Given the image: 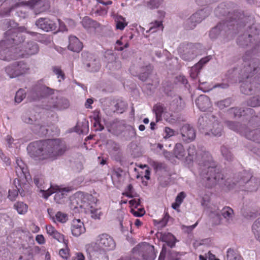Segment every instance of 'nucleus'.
Masks as SVG:
<instances>
[{
  "label": "nucleus",
  "instance_id": "obj_1",
  "mask_svg": "<svg viewBox=\"0 0 260 260\" xmlns=\"http://www.w3.org/2000/svg\"><path fill=\"white\" fill-rule=\"evenodd\" d=\"M37 156H43L51 160L57 159L66 151V146L59 139L48 140L44 142H36L29 146Z\"/></svg>",
  "mask_w": 260,
  "mask_h": 260
},
{
  "label": "nucleus",
  "instance_id": "obj_2",
  "mask_svg": "<svg viewBox=\"0 0 260 260\" xmlns=\"http://www.w3.org/2000/svg\"><path fill=\"white\" fill-rule=\"evenodd\" d=\"M243 63L241 68H235L229 71V75L238 76L241 80L243 79H249L255 77L260 70V60L253 57L250 51H246L242 56Z\"/></svg>",
  "mask_w": 260,
  "mask_h": 260
},
{
  "label": "nucleus",
  "instance_id": "obj_3",
  "mask_svg": "<svg viewBox=\"0 0 260 260\" xmlns=\"http://www.w3.org/2000/svg\"><path fill=\"white\" fill-rule=\"evenodd\" d=\"M200 175L206 187L212 188L218 185L231 189V179L225 180L221 169L216 165L201 169Z\"/></svg>",
  "mask_w": 260,
  "mask_h": 260
},
{
  "label": "nucleus",
  "instance_id": "obj_4",
  "mask_svg": "<svg viewBox=\"0 0 260 260\" xmlns=\"http://www.w3.org/2000/svg\"><path fill=\"white\" fill-rule=\"evenodd\" d=\"M260 185L259 180L254 177L251 173L243 171L234 175L232 180L231 189L236 187L242 188L248 191H256Z\"/></svg>",
  "mask_w": 260,
  "mask_h": 260
},
{
  "label": "nucleus",
  "instance_id": "obj_5",
  "mask_svg": "<svg viewBox=\"0 0 260 260\" xmlns=\"http://www.w3.org/2000/svg\"><path fill=\"white\" fill-rule=\"evenodd\" d=\"M202 46L200 43H183L178 48L179 55L181 59L190 61L201 54Z\"/></svg>",
  "mask_w": 260,
  "mask_h": 260
},
{
  "label": "nucleus",
  "instance_id": "obj_6",
  "mask_svg": "<svg viewBox=\"0 0 260 260\" xmlns=\"http://www.w3.org/2000/svg\"><path fill=\"white\" fill-rule=\"evenodd\" d=\"M231 78H233L234 81H239L242 84L240 86L241 92L245 94H252L260 90V83L257 79V76L249 79H243L240 80V78L234 75H230Z\"/></svg>",
  "mask_w": 260,
  "mask_h": 260
},
{
  "label": "nucleus",
  "instance_id": "obj_7",
  "mask_svg": "<svg viewBox=\"0 0 260 260\" xmlns=\"http://www.w3.org/2000/svg\"><path fill=\"white\" fill-rule=\"evenodd\" d=\"M54 89L38 82L32 87L27 99L29 102L39 101L50 95H52Z\"/></svg>",
  "mask_w": 260,
  "mask_h": 260
},
{
  "label": "nucleus",
  "instance_id": "obj_8",
  "mask_svg": "<svg viewBox=\"0 0 260 260\" xmlns=\"http://www.w3.org/2000/svg\"><path fill=\"white\" fill-rule=\"evenodd\" d=\"M25 39V36L15 29H8L5 33L4 40L0 41V47L4 45L13 46H18Z\"/></svg>",
  "mask_w": 260,
  "mask_h": 260
},
{
  "label": "nucleus",
  "instance_id": "obj_9",
  "mask_svg": "<svg viewBox=\"0 0 260 260\" xmlns=\"http://www.w3.org/2000/svg\"><path fill=\"white\" fill-rule=\"evenodd\" d=\"M70 106L68 99L61 96L52 95L48 98L47 102L43 105L44 108L47 110H62L67 109Z\"/></svg>",
  "mask_w": 260,
  "mask_h": 260
},
{
  "label": "nucleus",
  "instance_id": "obj_10",
  "mask_svg": "<svg viewBox=\"0 0 260 260\" xmlns=\"http://www.w3.org/2000/svg\"><path fill=\"white\" fill-rule=\"evenodd\" d=\"M132 252L134 254L138 253L143 260H154L156 257L154 246L146 242L137 245Z\"/></svg>",
  "mask_w": 260,
  "mask_h": 260
},
{
  "label": "nucleus",
  "instance_id": "obj_11",
  "mask_svg": "<svg viewBox=\"0 0 260 260\" xmlns=\"http://www.w3.org/2000/svg\"><path fill=\"white\" fill-rule=\"evenodd\" d=\"M260 32V29L255 25L249 27L248 29L243 34L240 35L237 40L238 45L244 47L252 43V40H255V37Z\"/></svg>",
  "mask_w": 260,
  "mask_h": 260
},
{
  "label": "nucleus",
  "instance_id": "obj_12",
  "mask_svg": "<svg viewBox=\"0 0 260 260\" xmlns=\"http://www.w3.org/2000/svg\"><path fill=\"white\" fill-rule=\"evenodd\" d=\"M29 69L27 64L23 61L14 62L5 68V71L12 78L26 74Z\"/></svg>",
  "mask_w": 260,
  "mask_h": 260
},
{
  "label": "nucleus",
  "instance_id": "obj_13",
  "mask_svg": "<svg viewBox=\"0 0 260 260\" xmlns=\"http://www.w3.org/2000/svg\"><path fill=\"white\" fill-rule=\"evenodd\" d=\"M195 161L200 166V171L204 168L216 165L210 153L203 149H200L198 151V155L196 157Z\"/></svg>",
  "mask_w": 260,
  "mask_h": 260
},
{
  "label": "nucleus",
  "instance_id": "obj_14",
  "mask_svg": "<svg viewBox=\"0 0 260 260\" xmlns=\"http://www.w3.org/2000/svg\"><path fill=\"white\" fill-rule=\"evenodd\" d=\"M9 45L0 47V59L10 61L21 57L20 53L17 52V48Z\"/></svg>",
  "mask_w": 260,
  "mask_h": 260
},
{
  "label": "nucleus",
  "instance_id": "obj_15",
  "mask_svg": "<svg viewBox=\"0 0 260 260\" xmlns=\"http://www.w3.org/2000/svg\"><path fill=\"white\" fill-rule=\"evenodd\" d=\"M22 120L26 124H30L33 126L32 128L36 133H41L45 134L44 131L45 130L44 125L41 123L40 120L37 117V115L32 114H26L22 116Z\"/></svg>",
  "mask_w": 260,
  "mask_h": 260
},
{
  "label": "nucleus",
  "instance_id": "obj_16",
  "mask_svg": "<svg viewBox=\"0 0 260 260\" xmlns=\"http://www.w3.org/2000/svg\"><path fill=\"white\" fill-rule=\"evenodd\" d=\"M82 57L87 71L90 72H96L99 71L101 68L100 61L91 54L84 52L82 53Z\"/></svg>",
  "mask_w": 260,
  "mask_h": 260
},
{
  "label": "nucleus",
  "instance_id": "obj_17",
  "mask_svg": "<svg viewBox=\"0 0 260 260\" xmlns=\"http://www.w3.org/2000/svg\"><path fill=\"white\" fill-rule=\"evenodd\" d=\"M216 116L213 114H209L199 118L198 127L201 133H205V135H210L208 130L210 127L211 123L215 120Z\"/></svg>",
  "mask_w": 260,
  "mask_h": 260
},
{
  "label": "nucleus",
  "instance_id": "obj_18",
  "mask_svg": "<svg viewBox=\"0 0 260 260\" xmlns=\"http://www.w3.org/2000/svg\"><path fill=\"white\" fill-rule=\"evenodd\" d=\"M39 50L38 44L34 41H29L23 45L19 50L21 57H26L37 54Z\"/></svg>",
  "mask_w": 260,
  "mask_h": 260
},
{
  "label": "nucleus",
  "instance_id": "obj_19",
  "mask_svg": "<svg viewBox=\"0 0 260 260\" xmlns=\"http://www.w3.org/2000/svg\"><path fill=\"white\" fill-rule=\"evenodd\" d=\"M35 24L38 28L45 32L55 30L57 28L56 23L48 18H40L36 20Z\"/></svg>",
  "mask_w": 260,
  "mask_h": 260
},
{
  "label": "nucleus",
  "instance_id": "obj_20",
  "mask_svg": "<svg viewBox=\"0 0 260 260\" xmlns=\"http://www.w3.org/2000/svg\"><path fill=\"white\" fill-rule=\"evenodd\" d=\"M205 18V11L201 10L192 15L185 22V28L186 29H193L198 23H200Z\"/></svg>",
  "mask_w": 260,
  "mask_h": 260
},
{
  "label": "nucleus",
  "instance_id": "obj_21",
  "mask_svg": "<svg viewBox=\"0 0 260 260\" xmlns=\"http://www.w3.org/2000/svg\"><path fill=\"white\" fill-rule=\"evenodd\" d=\"M98 240L99 246L105 250H111L115 248L116 244L113 238L107 234L100 235Z\"/></svg>",
  "mask_w": 260,
  "mask_h": 260
},
{
  "label": "nucleus",
  "instance_id": "obj_22",
  "mask_svg": "<svg viewBox=\"0 0 260 260\" xmlns=\"http://www.w3.org/2000/svg\"><path fill=\"white\" fill-rule=\"evenodd\" d=\"M14 226V221L9 215L7 214H0V232L2 234H7Z\"/></svg>",
  "mask_w": 260,
  "mask_h": 260
},
{
  "label": "nucleus",
  "instance_id": "obj_23",
  "mask_svg": "<svg viewBox=\"0 0 260 260\" xmlns=\"http://www.w3.org/2000/svg\"><path fill=\"white\" fill-rule=\"evenodd\" d=\"M229 113L233 118H237L243 116L250 115V117L254 116V110L251 108H242L239 107H233L229 109Z\"/></svg>",
  "mask_w": 260,
  "mask_h": 260
},
{
  "label": "nucleus",
  "instance_id": "obj_24",
  "mask_svg": "<svg viewBox=\"0 0 260 260\" xmlns=\"http://www.w3.org/2000/svg\"><path fill=\"white\" fill-rule=\"evenodd\" d=\"M180 132L183 141L186 143L193 141L196 138L194 128L188 124L183 125L180 128Z\"/></svg>",
  "mask_w": 260,
  "mask_h": 260
},
{
  "label": "nucleus",
  "instance_id": "obj_25",
  "mask_svg": "<svg viewBox=\"0 0 260 260\" xmlns=\"http://www.w3.org/2000/svg\"><path fill=\"white\" fill-rule=\"evenodd\" d=\"M104 58V61L107 62L106 67L109 70L120 68V62L117 60V57L115 53L107 51L105 54Z\"/></svg>",
  "mask_w": 260,
  "mask_h": 260
},
{
  "label": "nucleus",
  "instance_id": "obj_26",
  "mask_svg": "<svg viewBox=\"0 0 260 260\" xmlns=\"http://www.w3.org/2000/svg\"><path fill=\"white\" fill-rule=\"evenodd\" d=\"M16 173L17 176L20 178H24L26 180H30L31 179L30 174L27 172V169L25 165L21 159L18 158L16 159Z\"/></svg>",
  "mask_w": 260,
  "mask_h": 260
},
{
  "label": "nucleus",
  "instance_id": "obj_27",
  "mask_svg": "<svg viewBox=\"0 0 260 260\" xmlns=\"http://www.w3.org/2000/svg\"><path fill=\"white\" fill-rule=\"evenodd\" d=\"M244 17V14L241 11L237 10L233 12H229L226 20V22L229 21V23H227L226 25V26L235 25V23L237 25H238V21L243 19Z\"/></svg>",
  "mask_w": 260,
  "mask_h": 260
},
{
  "label": "nucleus",
  "instance_id": "obj_28",
  "mask_svg": "<svg viewBox=\"0 0 260 260\" xmlns=\"http://www.w3.org/2000/svg\"><path fill=\"white\" fill-rule=\"evenodd\" d=\"M195 103L201 111H206L211 107L209 98L204 94L200 95L196 100Z\"/></svg>",
  "mask_w": 260,
  "mask_h": 260
},
{
  "label": "nucleus",
  "instance_id": "obj_29",
  "mask_svg": "<svg viewBox=\"0 0 260 260\" xmlns=\"http://www.w3.org/2000/svg\"><path fill=\"white\" fill-rule=\"evenodd\" d=\"M157 238L161 241L165 242L167 245L172 248L175 245L176 238L171 233H163L162 232H157L156 234Z\"/></svg>",
  "mask_w": 260,
  "mask_h": 260
},
{
  "label": "nucleus",
  "instance_id": "obj_30",
  "mask_svg": "<svg viewBox=\"0 0 260 260\" xmlns=\"http://www.w3.org/2000/svg\"><path fill=\"white\" fill-rule=\"evenodd\" d=\"M29 180H26L24 178L17 179H15L14 183L16 184V181L18 183V186L16 185V188H18L19 193L21 197H24L26 192H28L30 188Z\"/></svg>",
  "mask_w": 260,
  "mask_h": 260
},
{
  "label": "nucleus",
  "instance_id": "obj_31",
  "mask_svg": "<svg viewBox=\"0 0 260 260\" xmlns=\"http://www.w3.org/2000/svg\"><path fill=\"white\" fill-rule=\"evenodd\" d=\"M125 123L123 121H115L111 123L108 131L116 136L121 135Z\"/></svg>",
  "mask_w": 260,
  "mask_h": 260
},
{
  "label": "nucleus",
  "instance_id": "obj_32",
  "mask_svg": "<svg viewBox=\"0 0 260 260\" xmlns=\"http://www.w3.org/2000/svg\"><path fill=\"white\" fill-rule=\"evenodd\" d=\"M153 70V67L149 64L146 66H143L141 68V72L139 74H135L132 73V74L134 76H138V78L142 82L146 81L149 76L152 74Z\"/></svg>",
  "mask_w": 260,
  "mask_h": 260
},
{
  "label": "nucleus",
  "instance_id": "obj_33",
  "mask_svg": "<svg viewBox=\"0 0 260 260\" xmlns=\"http://www.w3.org/2000/svg\"><path fill=\"white\" fill-rule=\"evenodd\" d=\"M71 231L73 235L78 237L85 232V228L80 219H75L73 221Z\"/></svg>",
  "mask_w": 260,
  "mask_h": 260
},
{
  "label": "nucleus",
  "instance_id": "obj_34",
  "mask_svg": "<svg viewBox=\"0 0 260 260\" xmlns=\"http://www.w3.org/2000/svg\"><path fill=\"white\" fill-rule=\"evenodd\" d=\"M68 49L72 51L79 52L83 47L82 43L75 36H70L69 38Z\"/></svg>",
  "mask_w": 260,
  "mask_h": 260
},
{
  "label": "nucleus",
  "instance_id": "obj_35",
  "mask_svg": "<svg viewBox=\"0 0 260 260\" xmlns=\"http://www.w3.org/2000/svg\"><path fill=\"white\" fill-rule=\"evenodd\" d=\"M209 132H211L212 135L216 137H220L223 132L222 125L218 122L216 118L215 120L212 122V126L209 128Z\"/></svg>",
  "mask_w": 260,
  "mask_h": 260
},
{
  "label": "nucleus",
  "instance_id": "obj_36",
  "mask_svg": "<svg viewBox=\"0 0 260 260\" xmlns=\"http://www.w3.org/2000/svg\"><path fill=\"white\" fill-rule=\"evenodd\" d=\"M215 214L218 218H219L221 214L227 221L230 222L233 219L234 211L230 207H225L220 211L216 212Z\"/></svg>",
  "mask_w": 260,
  "mask_h": 260
},
{
  "label": "nucleus",
  "instance_id": "obj_37",
  "mask_svg": "<svg viewBox=\"0 0 260 260\" xmlns=\"http://www.w3.org/2000/svg\"><path fill=\"white\" fill-rule=\"evenodd\" d=\"M122 134L126 140H130L136 136V132L133 126L125 124Z\"/></svg>",
  "mask_w": 260,
  "mask_h": 260
},
{
  "label": "nucleus",
  "instance_id": "obj_38",
  "mask_svg": "<svg viewBox=\"0 0 260 260\" xmlns=\"http://www.w3.org/2000/svg\"><path fill=\"white\" fill-rule=\"evenodd\" d=\"M81 23L83 26L86 29L93 28L95 29L100 26V24L98 22L87 16L83 18Z\"/></svg>",
  "mask_w": 260,
  "mask_h": 260
},
{
  "label": "nucleus",
  "instance_id": "obj_39",
  "mask_svg": "<svg viewBox=\"0 0 260 260\" xmlns=\"http://www.w3.org/2000/svg\"><path fill=\"white\" fill-rule=\"evenodd\" d=\"M200 150H197L196 147L193 145H190L187 149L188 156L186 157V161L187 164H190L195 160L196 157L198 155V151Z\"/></svg>",
  "mask_w": 260,
  "mask_h": 260
},
{
  "label": "nucleus",
  "instance_id": "obj_40",
  "mask_svg": "<svg viewBox=\"0 0 260 260\" xmlns=\"http://www.w3.org/2000/svg\"><path fill=\"white\" fill-rule=\"evenodd\" d=\"M173 154L178 159H182L185 155V151L181 143H177L173 150Z\"/></svg>",
  "mask_w": 260,
  "mask_h": 260
},
{
  "label": "nucleus",
  "instance_id": "obj_41",
  "mask_svg": "<svg viewBox=\"0 0 260 260\" xmlns=\"http://www.w3.org/2000/svg\"><path fill=\"white\" fill-rule=\"evenodd\" d=\"M246 137L248 139L260 143V129H253L247 133Z\"/></svg>",
  "mask_w": 260,
  "mask_h": 260
},
{
  "label": "nucleus",
  "instance_id": "obj_42",
  "mask_svg": "<svg viewBox=\"0 0 260 260\" xmlns=\"http://www.w3.org/2000/svg\"><path fill=\"white\" fill-rule=\"evenodd\" d=\"M165 109L162 104L160 103H157L153 106V111L155 114L156 122L161 120V116Z\"/></svg>",
  "mask_w": 260,
  "mask_h": 260
},
{
  "label": "nucleus",
  "instance_id": "obj_43",
  "mask_svg": "<svg viewBox=\"0 0 260 260\" xmlns=\"http://www.w3.org/2000/svg\"><path fill=\"white\" fill-rule=\"evenodd\" d=\"M225 23H218L216 26L212 28L210 30L209 36L212 39H216L220 34L221 30L222 29Z\"/></svg>",
  "mask_w": 260,
  "mask_h": 260
},
{
  "label": "nucleus",
  "instance_id": "obj_44",
  "mask_svg": "<svg viewBox=\"0 0 260 260\" xmlns=\"http://www.w3.org/2000/svg\"><path fill=\"white\" fill-rule=\"evenodd\" d=\"M233 102V99L231 98L217 101L215 103V105L220 110L229 107Z\"/></svg>",
  "mask_w": 260,
  "mask_h": 260
},
{
  "label": "nucleus",
  "instance_id": "obj_45",
  "mask_svg": "<svg viewBox=\"0 0 260 260\" xmlns=\"http://www.w3.org/2000/svg\"><path fill=\"white\" fill-rule=\"evenodd\" d=\"M34 182L35 185L38 187L41 188L40 191L44 192L45 190L42 189L43 188V184L44 182V176L41 173L36 174L34 177Z\"/></svg>",
  "mask_w": 260,
  "mask_h": 260
},
{
  "label": "nucleus",
  "instance_id": "obj_46",
  "mask_svg": "<svg viewBox=\"0 0 260 260\" xmlns=\"http://www.w3.org/2000/svg\"><path fill=\"white\" fill-rule=\"evenodd\" d=\"M220 151L222 156L228 161H233L234 159V155L231 151L225 146L221 147Z\"/></svg>",
  "mask_w": 260,
  "mask_h": 260
},
{
  "label": "nucleus",
  "instance_id": "obj_47",
  "mask_svg": "<svg viewBox=\"0 0 260 260\" xmlns=\"http://www.w3.org/2000/svg\"><path fill=\"white\" fill-rule=\"evenodd\" d=\"M14 207L19 214H25L27 212L28 208L27 205L21 202H18L15 203Z\"/></svg>",
  "mask_w": 260,
  "mask_h": 260
},
{
  "label": "nucleus",
  "instance_id": "obj_48",
  "mask_svg": "<svg viewBox=\"0 0 260 260\" xmlns=\"http://www.w3.org/2000/svg\"><path fill=\"white\" fill-rule=\"evenodd\" d=\"M247 105L253 107L260 106V94L250 98L247 101Z\"/></svg>",
  "mask_w": 260,
  "mask_h": 260
},
{
  "label": "nucleus",
  "instance_id": "obj_49",
  "mask_svg": "<svg viewBox=\"0 0 260 260\" xmlns=\"http://www.w3.org/2000/svg\"><path fill=\"white\" fill-rule=\"evenodd\" d=\"M252 230L255 237L260 241V218H258L254 221Z\"/></svg>",
  "mask_w": 260,
  "mask_h": 260
},
{
  "label": "nucleus",
  "instance_id": "obj_50",
  "mask_svg": "<svg viewBox=\"0 0 260 260\" xmlns=\"http://www.w3.org/2000/svg\"><path fill=\"white\" fill-rule=\"evenodd\" d=\"M18 260H34L31 250L26 248L25 251L19 256Z\"/></svg>",
  "mask_w": 260,
  "mask_h": 260
},
{
  "label": "nucleus",
  "instance_id": "obj_51",
  "mask_svg": "<svg viewBox=\"0 0 260 260\" xmlns=\"http://www.w3.org/2000/svg\"><path fill=\"white\" fill-rule=\"evenodd\" d=\"M162 3V0H150L147 2L146 6L151 10L157 9Z\"/></svg>",
  "mask_w": 260,
  "mask_h": 260
},
{
  "label": "nucleus",
  "instance_id": "obj_52",
  "mask_svg": "<svg viewBox=\"0 0 260 260\" xmlns=\"http://www.w3.org/2000/svg\"><path fill=\"white\" fill-rule=\"evenodd\" d=\"M27 3L31 9H41L44 6L43 0H30Z\"/></svg>",
  "mask_w": 260,
  "mask_h": 260
},
{
  "label": "nucleus",
  "instance_id": "obj_53",
  "mask_svg": "<svg viewBox=\"0 0 260 260\" xmlns=\"http://www.w3.org/2000/svg\"><path fill=\"white\" fill-rule=\"evenodd\" d=\"M88 121H84L82 123L78 122L76 126L77 128L76 132L79 134H83L86 132V129L88 128Z\"/></svg>",
  "mask_w": 260,
  "mask_h": 260
},
{
  "label": "nucleus",
  "instance_id": "obj_54",
  "mask_svg": "<svg viewBox=\"0 0 260 260\" xmlns=\"http://www.w3.org/2000/svg\"><path fill=\"white\" fill-rule=\"evenodd\" d=\"M86 212L90 214L91 217L94 219H100L101 214V212L99 209H95L92 206L88 209Z\"/></svg>",
  "mask_w": 260,
  "mask_h": 260
},
{
  "label": "nucleus",
  "instance_id": "obj_55",
  "mask_svg": "<svg viewBox=\"0 0 260 260\" xmlns=\"http://www.w3.org/2000/svg\"><path fill=\"white\" fill-rule=\"evenodd\" d=\"M55 218L56 220L60 222L64 223L67 220V214L63 213L61 212H57L56 214H55ZM52 219L54 221H55L54 217H52Z\"/></svg>",
  "mask_w": 260,
  "mask_h": 260
},
{
  "label": "nucleus",
  "instance_id": "obj_56",
  "mask_svg": "<svg viewBox=\"0 0 260 260\" xmlns=\"http://www.w3.org/2000/svg\"><path fill=\"white\" fill-rule=\"evenodd\" d=\"M126 25L127 23L125 22V19L122 16H119L117 18V20L116 21V28L120 30H123Z\"/></svg>",
  "mask_w": 260,
  "mask_h": 260
},
{
  "label": "nucleus",
  "instance_id": "obj_57",
  "mask_svg": "<svg viewBox=\"0 0 260 260\" xmlns=\"http://www.w3.org/2000/svg\"><path fill=\"white\" fill-rule=\"evenodd\" d=\"M52 237L55 239L57 240L59 242H63L65 246L67 247L68 245V241L64 239V236L58 233L57 231L52 235Z\"/></svg>",
  "mask_w": 260,
  "mask_h": 260
},
{
  "label": "nucleus",
  "instance_id": "obj_58",
  "mask_svg": "<svg viewBox=\"0 0 260 260\" xmlns=\"http://www.w3.org/2000/svg\"><path fill=\"white\" fill-rule=\"evenodd\" d=\"M25 97V93L24 90L20 89L16 93L15 97V101L16 103H20Z\"/></svg>",
  "mask_w": 260,
  "mask_h": 260
},
{
  "label": "nucleus",
  "instance_id": "obj_59",
  "mask_svg": "<svg viewBox=\"0 0 260 260\" xmlns=\"http://www.w3.org/2000/svg\"><path fill=\"white\" fill-rule=\"evenodd\" d=\"M201 70V69L197 66L196 64L194 65L191 68L190 70V77L193 79H195L198 77Z\"/></svg>",
  "mask_w": 260,
  "mask_h": 260
},
{
  "label": "nucleus",
  "instance_id": "obj_60",
  "mask_svg": "<svg viewBox=\"0 0 260 260\" xmlns=\"http://www.w3.org/2000/svg\"><path fill=\"white\" fill-rule=\"evenodd\" d=\"M237 257L238 255L233 249L229 248L226 254V260H238Z\"/></svg>",
  "mask_w": 260,
  "mask_h": 260
},
{
  "label": "nucleus",
  "instance_id": "obj_61",
  "mask_svg": "<svg viewBox=\"0 0 260 260\" xmlns=\"http://www.w3.org/2000/svg\"><path fill=\"white\" fill-rule=\"evenodd\" d=\"M52 71L53 73L57 76L58 78L60 77L62 80L64 79L65 75L61 70L60 68L56 66L53 67H52Z\"/></svg>",
  "mask_w": 260,
  "mask_h": 260
},
{
  "label": "nucleus",
  "instance_id": "obj_62",
  "mask_svg": "<svg viewBox=\"0 0 260 260\" xmlns=\"http://www.w3.org/2000/svg\"><path fill=\"white\" fill-rule=\"evenodd\" d=\"M226 126L230 129L236 131H238L240 126L239 122L227 121L225 122Z\"/></svg>",
  "mask_w": 260,
  "mask_h": 260
},
{
  "label": "nucleus",
  "instance_id": "obj_63",
  "mask_svg": "<svg viewBox=\"0 0 260 260\" xmlns=\"http://www.w3.org/2000/svg\"><path fill=\"white\" fill-rule=\"evenodd\" d=\"M179 253L173 250H170L168 252L167 260H180Z\"/></svg>",
  "mask_w": 260,
  "mask_h": 260
},
{
  "label": "nucleus",
  "instance_id": "obj_64",
  "mask_svg": "<svg viewBox=\"0 0 260 260\" xmlns=\"http://www.w3.org/2000/svg\"><path fill=\"white\" fill-rule=\"evenodd\" d=\"M19 193L18 188L9 190L8 191V198L11 201H14L18 196Z\"/></svg>",
  "mask_w": 260,
  "mask_h": 260
}]
</instances>
